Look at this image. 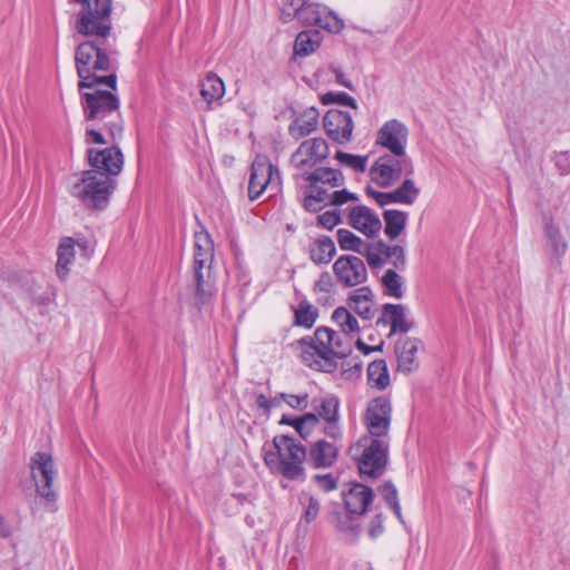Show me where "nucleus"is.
I'll use <instances>...</instances> for the list:
<instances>
[{"label":"nucleus","instance_id":"1","mask_svg":"<svg viewBox=\"0 0 570 570\" xmlns=\"http://www.w3.org/2000/svg\"><path fill=\"white\" fill-rule=\"evenodd\" d=\"M105 82H92L79 91L80 105L86 121L94 125H102L112 139L119 138L124 131V119L120 112V101L117 95L110 90L101 89Z\"/></svg>","mask_w":570,"mask_h":570},{"label":"nucleus","instance_id":"2","mask_svg":"<svg viewBox=\"0 0 570 570\" xmlns=\"http://www.w3.org/2000/svg\"><path fill=\"white\" fill-rule=\"evenodd\" d=\"M106 39L86 40L81 42L75 52V63L77 75L79 77L78 90L82 91L86 87H91L92 82H105V86L112 90L117 88V76L110 73L107 76H98L99 71H108L111 69L110 55L112 50L104 47Z\"/></svg>","mask_w":570,"mask_h":570},{"label":"nucleus","instance_id":"3","mask_svg":"<svg viewBox=\"0 0 570 570\" xmlns=\"http://www.w3.org/2000/svg\"><path fill=\"white\" fill-rule=\"evenodd\" d=\"M337 333L328 327H318L314 336H305L296 342L301 347V358L311 368L332 373L336 370V358L347 355L346 350H336L334 338Z\"/></svg>","mask_w":570,"mask_h":570},{"label":"nucleus","instance_id":"4","mask_svg":"<svg viewBox=\"0 0 570 570\" xmlns=\"http://www.w3.org/2000/svg\"><path fill=\"white\" fill-rule=\"evenodd\" d=\"M274 450L264 455L265 464L274 473L288 480H298L304 476V461L306 449L294 436L286 434L276 435L273 439Z\"/></svg>","mask_w":570,"mask_h":570},{"label":"nucleus","instance_id":"5","mask_svg":"<svg viewBox=\"0 0 570 570\" xmlns=\"http://www.w3.org/2000/svg\"><path fill=\"white\" fill-rule=\"evenodd\" d=\"M194 238L193 276L195 303L204 305L213 294L210 273L214 262V243L207 232H196Z\"/></svg>","mask_w":570,"mask_h":570},{"label":"nucleus","instance_id":"6","mask_svg":"<svg viewBox=\"0 0 570 570\" xmlns=\"http://www.w3.org/2000/svg\"><path fill=\"white\" fill-rule=\"evenodd\" d=\"M115 188L116 181L112 177L97 170H85L81 178L70 186V194L86 208L102 210L108 206Z\"/></svg>","mask_w":570,"mask_h":570},{"label":"nucleus","instance_id":"7","mask_svg":"<svg viewBox=\"0 0 570 570\" xmlns=\"http://www.w3.org/2000/svg\"><path fill=\"white\" fill-rule=\"evenodd\" d=\"M302 179L308 183L304 191L303 207L311 213L322 210L328 193L345 184L343 173L331 167H317L311 171L304 170Z\"/></svg>","mask_w":570,"mask_h":570},{"label":"nucleus","instance_id":"8","mask_svg":"<svg viewBox=\"0 0 570 570\" xmlns=\"http://www.w3.org/2000/svg\"><path fill=\"white\" fill-rule=\"evenodd\" d=\"M29 469L36 494L41 499L45 510L49 513H56L59 510V495L53 488V482L58 472L52 455L48 452H36L30 458Z\"/></svg>","mask_w":570,"mask_h":570},{"label":"nucleus","instance_id":"9","mask_svg":"<svg viewBox=\"0 0 570 570\" xmlns=\"http://www.w3.org/2000/svg\"><path fill=\"white\" fill-rule=\"evenodd\" d=\"M402 173L406 176L414 174V165L409 156L382 155L370 168L371 179L382 188L400 180Z\"/></svg>","mask_w":570,"mask_h":570},{"label":"nucleus","instance_id":"10","mask_svg":"<svg viewBox=\"0 0 570 570\" xmlns=\"http://www.w3.org/2000/svg\"><path fill=\"white\" fill-rule=\"evenodd\" d=\"M358 443L364 448L357 465L360 473L381 476L389 461L390 439L362 438Z\"/></svg>","mask_w":570,"mask_h":570},{"label":"nucleus","instance_id":"11","mask_svg":"<svg viewBox=\"0 0 570 570\" xmlns=\"http://www.w3.org/2000/svg\"><path fill=\"white\" fill-rule=\"evenodd\" d=\"M391 416L392 405L386 397L380 396L372 400L364 415V423L370 434L367 438L390 439Z\"/></svg>","mask_w":570,"mask_h":570},{"label":"nucleus","instance_id":"12","mask_svg":"<svg viewBox=\"0 0 570 570\" xmlns=\"http://www.w3.org/2000/svg\"><path fill=\"white\" fill-rule=\"evenodd\" d=\"M407 139L406 125L397 119H391L385 121L376 132L375 144L387 149L394 156H407Z\"/></svg>","mask_w":570,"mask_h":570},{"label":"nucleus","instance_id":"13","mask_svg":"<svg viewBox=\"0 0 570 570\" xmlns=\"http://www.w3.org/2000/svg\"><path fill=\"white\" fill-rule=\"evenodd\" d=\"M333 273L336 281L344 287L361 285L367 279V271L364 262L353 255H342L333 264Z\"/></svg>","mask_w":570,"mask_h":570},{"label":"nucleus","instance_id":"14","mask_svg":"<svg viewBox=\"0 0 570 570\" xmlns=\"http://www.w3.org/2000/svg\"><path fill=\"white\" fill-rule=\"evenodd\" d=\"M323 127L332 141L345 145L352 139L354 121L350 112L330 109L323 118Z\"/></svg>","mask_w":570,"mask_h":570},{"label":"nucleus","instance_id":"15","mask_svg":"<svg viewBox=\"0 0 570 570\" xmlns=\"http://www.w3.org/2000/svg\"><path fill=\"white\" fill-rule=\"evenodd\" d=\"M301 22L332 33L340 32L344 27L343 20L333 10L313 1L303 10Z\"/></svg>","mask_w":570,"mask_h":570},{"label":"nucleus","instance_id":"16","mask_svg":"<svg viewBox=\"0 0 570 570\" xmlns=\"http://www.w3.org/2000/svg\"><path fill=\"white\" fill-rule=\"evenodd\" d=\"M87 158L91 170H97L111 177L120 174L124 165V155L117 146H111L102 150L89 148Z\"/></svg>","mask_w":570,"mask_h":570},{"label":"nucleus","instance_id":"17","mask_svg":"<svg viewBox=\"0 0 570 570\" xmlns=\"http://www.w3.org/2000/svg\"><path fill=\"white\" fill-rule=\"evenodd\" d=\"M328 156V145L323 138L304 140L293 153L291 163L298 169L313 167Z\"/></svg>","mask_w":570,"mask_h":570},{"label":"nucleus","instance_id":"18","mask_svg":"<svg viewBox=\"0 0 570 570\" xmlns=\"http://www.w3.org/2000/svg\"><path fill=\"white\" fill-rule=\"evenodd\" d=\"M274 179V167L266 156L255 157L248 181V197L250 200L257 199Z\"/></svg>","mask_w":570,"mask_h":570},{"label":"nucleus","instance_id":"19","mask_svg":"<svg viewBox=\"0 0 570 570\" xmlns=\"http://www.w3.org/2000/svg\"><path fill=\"white\" fill-rule=\"evenodd\" d=\"M348 224L367 237L375 236L382 228L379 216L368 207L362 205L351 208Z\"/></svg>","mask_w":570,"mask_h":570},{"label":"nucleus","instance_id":"20","mask_svg":"<svg viewBox=\"0 0 570 570\" xmlns=\"http://www.w3.org/2000/svg\"><path fill=\"white\" fill-rule=\"evenodd\" d=\"M306 453V460L314 469H327L336 462L338 448L325 440H317L309 445Z\"/></svg>","mask_w":570,"mask_h":570},{"label":"nucleus","instance_id":"21","mask_svg":"<svg viewBox=\"0 0 570 570\" xmlns=\"http://www.w3.org/2000/svg\"><path fill=\"white\" fill-rule=\"evenodd\" d=\"M391 325L389 336L399 332L406 333L412 328V323L406 318V308L400 304H385L382 309V315L376 321V326Z\"/></svg>","mask_w":570,"mask_h":570},{"label":"nucleus","instance_id":"22","mask_svg":"<svg viewBox=\"0 0 570 570\" xmlns=\"http://www.w3.org/2000/svg\"><path fill=\"white\" fill-rule=\"evenodd\" d=\"M373 498V490L361 483H354L348 491L343 492L345 508L351 514H364Z\"/></svg>","mask_w":570,"mask_h":570},{"label":"nucleus","instance_id":"23","mask_svg":"<svg viewBox=\"0 0 570 570\" xmlns=\"http://www.w3.org/2000/svg\"><path fill=\"white\" fill-rule=\"evenodd\" d=\"M340 402L335 396L325 397L318 406H315L316 414L326 422L324 432L331 439H341L342 432L337 424L340 414Z\"/></svg>","mask_w":570,"mask_h":570},{"label":"nucleus","instance_id":"24","mask_svg":"<svg viewBox=\"0 0 570 570\" xmlns=\"http://www.w3.org/2000/svg\"><path fill=\"white\" fill-rule=\"evenodd\" d=\"M420 341L417 338L405 337L395 344L399 370L410 373L417 367L416 353Z\"/></svg>","mask_w":570,"mask_h":570},{"label":"nucleus","instance_id":"25","mask_svg":"<svg viewBox=\"0 0 570 570\" xmlns=\"http://www.w3.org/2000/svg\"><path fill=\"white\" fill-rule=\"evenodd\" d=\"M320 112L315 107L305 109L295 120L289 125V135L298 140L308 136L316 130L318 125Z\"/></svg>","mask_w":570,"mask_h":570},{"label":"nucleus","instance_id":"26","mask_svg":"<svg viewBox=\"0 0 570 570\" xmlns=\"http://www.w3.org/2000/svg\"><path fill=\"white\" fill-rule=\"evenodd\" d=\"M372 291L367 286L355 289L347 299L348 308L354 311L362 320L370 321L373 315Z\"/></svg>","mask_w":570,"mask_h":570},{"label":"nucleus","instance_id":"27","mask_svg":"<svg viewBox=\"0 0 570 570\" xmlns=\"http://www.w3.org/2000/svg\"><path fill=\"white\" fill-rule=\"evenodd\" d=\"M543 230L546 236V246L554 256L562 257L568 249V243L552 217L544 216Z\"/></svg>","mask_w":570,"mask_h":570},{"label":"nucleus","instance_id":"28","mask_svg":"<svg viewBox=\"0 0 570 570\" xmlns=\"http://www.w3.org/2000/svg\"><path fill=\"white\" fill-rule=\"evenodd\" d=\"M409 215L399 209H385L383 219L385 223L384 233L390 239H396L405 229Z\"/></svg>","mask_w":570,"mask_h":570},{"label":"nucleus","instance_id":"29","mask_svg":"<svg viewBox=\"0 0 570 570\" xmlns=\"http://www.w3.org/2000/svg\"><path fill=\"white\" fill-rule=\"evenodd\" d=\"M58 261L56 272L60 279H66L69 273V265L75 259V242L72 238H63L57 250Z\"/></svg>","mask_w":570,"mask_h":570},{"label":"nucleus","instance_id":"30","mask_svg":"<svg viewBox=\"0 0 570 570\" xmlns=\"http://www.w3.org/2000/svg\"><path fill=\"white\" fill-rule=\"evenodd\" d=\"M224 94V81L216 73L209 72L200 82V95L208 106L214 101L220 100Z\"/></svg>","mask_w":570,"mask_h":570},{"label":"nucleus","instance_id":"31","mask_svg":"<svg viewBox=\"0 0 570 570\" xmlns=\"http://www.w3.org/2000/svg\"><path fill=\"white\" fill-rule=\"evenodd\" d=\"M322 42V36L317 30H305L297 35L294 42V52L305 57L314 52Z\"/></svg>","mask_w":570,"mask_h":570},{"label":"nucleus","instance_id":"32","mask_svg":"<svg viewBox=\"0 0 570 570\" xmlns=\"http://www.w3.org/2000/svg\"><path fill=\"white\" fill-rule=\"evenodd\" d=\"M367 382L371 387L380 391L385 390L390 385V374L384 360H375L368 364Z\"/></svg>","mask_w":570,"mask_h":570},{"label":"nucleus","instance_id":"33","mask_svg":"<svg viewBox=\"0 0 570 570\" xmlns=\"http://www.w3.org/2000/svg\"><path fill=\"white\" fill-rule=\"evenodd\" d=\"M336 253L335 244L332 238L323 236L317 239L315 246L311 249V259L315 264H327Z\"/></svg>","mask_w":570,"mask_h":570},{"label":"nucleus","instance_id":"34","mask_svg":"<svg viewBox=\"0 0 570 570\" xmlns=\"http://www.w3.org/2000/svg\"><path fill=\"white\" fill-rule=\"evenodd\" d=\"M379 246L383 248L385 262L389 261L395 269L403 271L406 266L405 249L401 245H387L384 240H379Z\"/></svg>","mask_w":570,"mask_h":570},{"label":"nucleus","instance_id":"35","mask_svg":"<svg viewBox=\"0 0 570 570\" xmlns=\"http://www.w3.org/2000/svg\"><path fill=\"white\" fill-rule=\"evenodd\" d=\"M298 502L304 509L302 520L306 523L315 521L321 510V502L318 498L306 491H303L298 495Z\"/></svg>","mask_w":570,"mask_h":570},{"label":"nucleus","instance_id":"36","mask_svg":"<svg viewBox=\"0 0 570 570\" xmlns=\"http://www.w3.org/2000/svg\"><path fill=\"white\" fill-rule=\"evenodd\" d=\"M337 243L341 249L343 250H352L357 254L363 253V248L367 242H364L362 238L356 236L348 229L341 228L336 233Z\"/></svg>","mask_w":570,"mask_h":570},{"label":"nucleus","instance_id":"37","mask_svg":"<svg viewBox=\"0 0 570 570\" xmlns=\"http://www.w3.org/2000/svg\"><path fill=\"white\" fill-rule=\"evenodd\" d=\"M332 320L341 327V330L348 334L360 331L358 322L346 307H337L333 314Z\"/></svg>","mask_w":570,"mask_h":570},{"label":"nucleus","instance_id":"38","mask_svg":"<svg viewBox=\"0 0 570 570\" xmlns=\"http://www.w3.org/2000/svg\"><path fill=\"white\" fill-rule=\"evenodd\" d=\"M317 318V309L307 301H302L295 309V324L311 328Z\"/></svg>","mask_w":570,"mask_h":570},{"label":"nucleus","instance_id":"39","mask_svg":"<svg viewBox=\"0 0 570 570\" xmlns=\"http://www.w3.org/2000/svg\"><path fill=\"white\" fill-rule=\"evenodd\" d=\"M380 492L386 504L394 512L395 517L400 520V522L404 523L395 485L391 481H386L381 485Z\"/></svg>","mask_w":570,"mask_h":570},{"label":"nucleus","instance_id":"40","mask_svg":"<svg viewBox=\"0 0 570 570\" xmlns=\"http://www.w3.org/2000/svg\"><path fill=\"white\" fill-rule=\"evenodd\" d=\"M341 165L352 168L357 173H364L368 156L352 155L342 150L336 151L334 157Z\"/></svg>","mask_w":570,"mask_h":570},{"label":"nucleus","instance_id":"41","mask_svg":"<svg viewBox=\"0 0 570 570\" xmlns=\"http://www.w3.org/2000/svg\"><path fill=\"white\" fill-rule=\"evenodd\" d=\"M312 0H283L282 19L287 22L294 18L299 21L302 19L303 10L311 3Z\"/></svg>","mask_w":570,"mask_h":570},{"label":"nucleus","instance_id":"42","mask_svg":"<svg viewBox=\"0 0 570 570\" xmlns=\"http://www.w3.org/2000/svg\"><path fill=\"white\" fill-rule=\"evenodd\" d=\"M385 294L395 298L403 296L402 281L395 269H387L382 277Z\"/></svg>","mask_w":570,"mask_h":570},{"label":"nucleus","instance_id":"43","mask_svg":"<svg viewBox=\"0 0 570 570\" xmlns=\"http://www.w3.org/2000/svg\"><path fill=\"white\" fill-rule=\"evenodd\" d=\"M396 196H399L400 204L412 205L417 196L420 195V188H417L411 178H406L395 189Z\"/></svg>","mask_w":570,"mask_h":570},{"label":"nucleus","instance_id":"44","mask_svg":"<svg viewBox=\"0 0 570 570\" xmlns=\"http://www.w3.org/2000/svg\"><path fill=\"white\" fill-rule=\"evenodd\" d=\"M363 249L361 255L365 256L371 268H379L385 264L383 248L379 246V240L375 243H366Z\"/></svg>","mask_w":570,"mask_h":570},{"label":"nucleus","instance_id":"45","mask_svg":"<svg viewBox=\"0 0 570 570\" xmlns=\"http://www.w3.org/2000/svg\"><path fill=\"white\" fill-rule=\"evenodd\" d=\"M321 100L323 105L338 104L357 109L356 100L346 92H326Z\"/></svg>","mask_w":570,"mask_h":570},{"label":"nucleus","instance_id":"46","mask_svg":"<svg viewBox=\"0 0 570 570\" xmlns=\"http://www.w3.org/2000/svg\"><path fill=\"white\" fill-rule=\"evenodd\" d=\"M357 200V196L354 193L348 191L347 189H340L328 193V197L324 200L325 206H342L348 202Z\"/></svg>","mask_w":570,"mask_h":570},{"label":"nucleus","instance_id":"47","mask_svg":"<svg viewBox=\"0 0 570 570\" xmlns=\"http://www.w3.org/2000/svg\"><path fill=\"white\" fill-rule=\"evenodd\" d=\"M341 222V213L337 209L327 210L317 216V225L326 229H333Z\"/></svg>","mask_w":570,"mask_h":570},{"label":"nucleus","instance_id":"48","mask_svg":"<svg viewBox=\"0 0 570 570\" xmlns=\"http://www.w3.org/2000/svg\"><path fill=\"white\" fill-rule=\"evenodd\" d=\"M366 193L368 196L373 197L380 206H385V205L394 204V203L400 204V199H399V196H396L395 189L390 193H383V191H376L373 188L367 187Z\"/></svg>","mask_w":570,"mask_h":570},{"label":"nucleus","instance_id":"49","mask_svg":"<svg viewBox=\"0 0 570 570\" xmlns=\"http://www.w3.org/2000/svg\"><path fill=\"white\" fill-rule=\"evenodd\" d=\"M313 482L324 492L333 491L337 489L338 485L337 478L332 473L315 474L313 476Z\"/></svg>","mask_w":570,"mask_h":570},{"label":"nucleus","instance_id":"50","mask_svg":"<svg viewBox=\"0 0 570 570\" xmlns=\"http://www.w3.org/2000/svg\"><path fill=\"white\" fill-rule=\"evenodd\" d=\"M284 402L294 410L303 411L308 406V394L295 395L285 393Z\"/></svg>","mask_w":570,"mask_h":570},{"label":"nucleus","instance_id":"51","mask_svg":"<svg viewBox=\"0 0 570 570\" xmlns=\"http://www.w3.org/2000/svg\"><path fill=\"white\" fill-rule=\"evenodd\" d=\"M91 128H87L86 130V141L88 144H100L104 145L107 142V140L104 138L102 130H106V128L102 127V125H94Z\"/></svg>","mask_w":570,"mask_h":570},{"label":"nucleus","instance_id":"52","mask_svg":"<svg viewBox=\"0 0 570 570\" xmlns=\"http://www.w3.org/2000/svg\"><path fill=\"white\" fill-rule=\"evenodd\" d=\"M333 287L332 276L328 272H323L314 284L315 293H328Z\"/></svg>","mask_w":570,"mask_h":570},{"label":"nucleus","instance_id":"53","mask_svg":"<svg viewBox=\"0 0 570 570\" xmlns=\"http://www.w3.org/2000/svg\"><path fill=\"white\" fill-rule=\"evenodd\" d=\"M554 163L561 175H568L570 173V153L560 151L554 156Z\"/></svg>","mask_w":570,"mask_h":570},{"label":"nucleus","instance_id":"54","mask_svg":"<svg viewBox=\"0 0 570 570\" xmlns=\"http://www.w3.org/2000/svg\"><path fill=\"white\" fill-rule=\"evenodd\" d=\"M383 532V517L382 514H376L375 518L371 522V527L368 529V533L372 538L380 535Z\"/></svg>","mask_w":570,"mask_h":570},{"label":"nucleus","instance_id":"55","mask_svg":"<svg viewBox=\"0 0 570 570\" xmlns=\"http://www.w3.org/2000/svg\"><path fill=\"white\" fill-rule=\"evenodd\" d=\"M383 345L384 343L381 342L379 345L376 346H370L367 344H365L362 340H357L356 341V347L365 355L372 353V352H375V351H382L383 348Z\"/></svg>","mask_w":570,"mask_h":570},{"label":"nucleus","instance_id":"56","mask_svg":"<svg viewBox=\"0 0 570 570\" xmlns=\"http://www.w3.org/2000/svg\"><path fill=\"white\" fill-rule=\"evenodd\" d=\"M303 421L306 428L312 429L320 422V417L316 413H306L303 415Z\"/></svg>","mask_w":570,"mask_h":570},{"label":"nucleus","instance_id":"57","mask_svg":"<svg viewBox=\"0 0 570 570\" xmlns=\"http://www.w3.org/2000/svg\"><path fill=\"white\" fill-rule=\"evenodd\" d=\"M12 534L11 527L7 523L4 517L0 513V537L9 538Z\"/></svg>","mask_w":570,"mask_h":570},{"label":"nucleus","instance_id":"58","mask_svg":"<svg viewBox=\"0 0 570 570\" xmlns=\"http://www.w3.org/2000/svg\"><path fill=\"white\" fill-rule=\"evenodd\" d=\"M285 393H278L274 397L269 399L268 401V414L275 407L281 406L282 402H284Z\"/></svg>","mask_w":570,"mask_h":570},{"label":"nucleus","instance_id":"59","mask_svg":"<svg viewBox=\"0 0 570 570\" xmlns=\"http://www.w3.org/2000/svg\"><path fill=\"white\" fill-rule=\"evenodd\" d=\"M268 401L269 399L262 393L256 396L257 406L262 409L266 415H268Z\"/></svg>","mask_w":570,"mask_h":570},{"label":"nucleus","instance_id":"60","mask_svg":"<svg viewBox=\"0 0 570 570\" xmlns=\"http://www.w3.org/2000/svg\"><path fill=\"white\" fill-rule=\"evenodd\" d=\"M335 76H336V81H337L340 85H342V86H344V87H346V88H348V89H352V83H351V81H350V80H347V79L345 78V75H344L342 71L336 70V71H335Z\"/></svg>","mask_w":570,"mask_h":570},{"label":"nucleus","instance_id":"61","mask_svg":"<svg viewBox=\"0 0 570 570\" xmlns=\"http://www.w3.org/2000/svg\"><path fill=\"white\" fill-rule=\"evenodd\" d=\"M293 426L295 428L296 431H299L302 426H305L304 421H303V416L295 417L293 420Z\"/></svg>","mask_w":570,"mask_h":570},{"label":"nucleus","instance_id":"62","mask_svg":"<svg viewBox=\"0 0 570 570\" xmlns=\"http://www.w3.org/2000/svg\"><path fill=\"white\" fill-rule=\"evenodd\" d=\"M293 420H294V417H291L288 415H283L281 421H279V424H286V425H292L293 426Z\"/></svg>","mask_w":570,"mask_h":570},{"label":"nucleus","instance_id":"63","mask_svg":"<svg viewBox=\"0 0 570 570\" xmlns=\"http://www.w3.org/2000/svg\"><path fill=\"white\" fill-rule=\"evenodd\" d=\"M297 433L303 438L306 439L309 435V429L306 426H302Z\"/></svg>","mask_w":570,"mask_h":570},{"label":"nucleus","instance_id":"64","mask_svg":"<svg viewBox=\"0 0 570 570\" xmlns=\"http://www.w3.org/2000/svg\"><path fill=\"white\" fill-rule=\"evenodd\" d=\"M334 345H335L336 350H343L341 346V340H340L338 335L336 338H334Z\"/></svg>","mask_w":570,"mask_h":570}]
</instances>
